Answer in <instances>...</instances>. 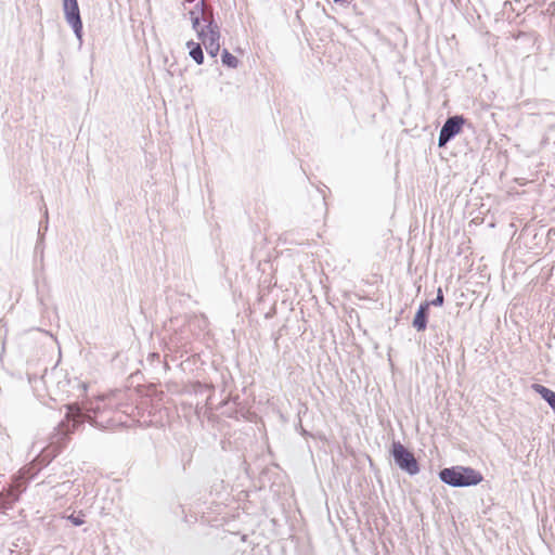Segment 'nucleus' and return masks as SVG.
Listing matches in <instances>:
<instances>
[{
	"label": "nucleus",
	"mask_w": 555,
	"mask_h": 555,
	"mask_svg": "<svg viewBox=\"0 0 555 555\" xmlns=\"http://www.w3.org/2000/svg\"><path fill=\"white\" fill-rule=\"evenodd\" d=\"M191 4L190 8H185L188 18L207 52L211 56H217L220 50L219 28L212 23L211 15L206 12L204 0H193Z\"/></svg>",
	"instance_id": "f257e3e1"
},
{
	"label": "nucleus",
	"mask_w": 555,
	"mask_h": 555,
	"mask_svg": "<svg viewBox=\"0 0 555 555\" xmlns=\"http://www.w3.org/2000/svg\"><path fill=\"white\" fill-rule=\"evenodd\" d=\"M439 477L443 482L452 487L476 486L483 480L482 475L478 470L465 466L443 468L439 473Z\"/></svg>",
	"instance_id": "f03ea898"
},
{
	"label": "nucleus",
	"mask_w": 555,
	"mask_h": 555,
	"mask_svg": "<svg viewBox=\"0 0 555 555\" xmlns=\"http://www.w3.org/2000/svg\"><path fill=\"white\" fill-rule=\"evenodd\" d=\"M391 454L401 469L408 472L410 475L418 473L420 467L416 459L402 443L393 442Z\"/></svg>",
	"instance_id": "7ed1b4c3"
},
{
	"label": "nucleus",
	"mask_w": 555,
	"mask_h": 555,
	"mask_svg": "<svg viewBox=\"0 0 555 555\" xmlns=\"http://www.w3.org/2000/svg\"><path fill=\"white\" fill-rule=\"evenodd\" d=\"M465 120L462 116L450 117L439 133V146L446 145L452 137L460 133Z\"/></svg>",
	"instance_id": "20e7f679"
},
{
	"label": "nucleus",
	"mask_w": 555,
	"mask_h": 555,
	"mask_svg": "<svg viewBox=\"0 0 555 555\" xmlns=\"http://www.w3.org/2000/svg\"><path fill=\"white\" fill-rule=\"evenodd\" d=\"M63 9L66 21L72 25L74 31L78 37L82 29V22L80 18L79 7L77 0H63Z\"/></svg>",
	"instance_id": "39448f33"
},
{
	"label": "nucleus",
	"mask_w": 555,
	"mask_h": 555,
	"mask_svg": "<svg viewBox=\"0 0 555 555\" xmlns=\"http://www.w3.org/2000/svg\"><path fill=\"white\" fill-rule=\"evenodd\" d=\"M429 308V302H424L420 306L414 320H413V326L418 331L422 332L427 326V312Z\"/></svg>",
	"instance_id": "423d86ee"
},
{
	"label": "nucleus",
	"mask_w": 555,
	"mask_h": 555,
	"mask_svg": "<svg viewBox=\"0 0 555 555\" xmlns=\"http://www.w3.org/2000/svg\"><path fill=\"white\" fill-rule=\"evenodd\" d=\"M186 47L189 49V54L194 60V62L198 65H202L204 63V52L201 43L190 40L186 42Z\"/></svg>",
	"instance_id": "0eeeda50"
},
{
	"label": "nucleus",
	"mask_w": 555,
	"mask_h": 555,
	"mask_svg": "<svg viewBox=\"0 0 555 555\" xmlns=\"http://www.w3.org/2000/svg\"><path fill=\"white\" fill-rule=\"evenodd\" d=\"M532 389L538 392L555 410V392L543 385L533 384Z\"/></svg>",
	"instance_id": "6e6552de"
},
{
	"label": "nucleus",
	"mask_w": 555,
	"mask_h": 555,
	"mask_svg": "<svg viewBox=\"0 0 555 555\" xmlns=\"http://www.w3.org/2000/svg\"><path fill=\"white\" fill-rule=\"evenodd\" d=\"M221 60H222L223 65H225L228 67L236 68L238 66L237 57L234 56L233 54H231L228 50H223Z\"/></svg>",
	"instance_id": "1a4fd4ad"
},
{
	"label": "nucleus",
	"mask_w": 555,
	"mask_h": 555,
	"mask_svg": "<svg viewBox=\"0 0 555 555\" xmlns=\"http://www.w3.org/2000/svg\"><path fill=\"white\" fill-rule=\"evenodd\" d=\"M85 513L83 512H79L77 515L75 514H72L68 516V519L72 521L73 525L75 526H80L82 524H85Z\"/></svg>",
	"instance_id": "9d476101"
},
{
	"label": "nucleus",
	"mask_w": 555,
	"mask_h": 555,
	"mask_svg": "<svg viewBox=\"0 0 555 555\" xmlns=\"http://www.w3.org/2000/svg\"><path fill=\"white\" fill-rule=\"evenodd\" d=\"M444 300L443 294L441 288L438 289L437 297L429 304L434 306H442Z\"/></svg>",
	"instance_id": "9b49d317"
}]
</instances>
